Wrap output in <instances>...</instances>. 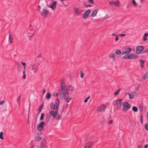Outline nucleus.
Listing matches in <instances>:
<instances>
[{
  "label": "nucleus",
  "mask_w": 148,
  "mask_h": 148,
  "mask_svg": "<svg viewBox=\"0 0 148 148\" xmlns=\"http://www.w3.org/2000/svg\"><path fill=\"white\" fill-rule=\"evenodd\" d=\"M59 104V99H57L55 104L51 103L50 105V108L52 110H50L49 113L51 116L57 120H61L62 118V116L58 113Z\"/></svg>",
  "instance_id": "1"
},
{
  "label": "nucleus",
  "mask_w": 148,
  "mask_h": 148,
  "mask_svg": "<svg viewBox=\"0 0 148 148\" xmlns=\"http://www.w3.org/2000/svg\"><path fill=\"white\" fill-rule=\"evenodd\" d=\"M59 95L60 97L62 99L66 98V97H68L69 95L68 89L67 88L60 89Z\"/></svg>",
  "instance_id": "2"
},
{
  "label": "nucleus",
  "mask_w": 148,
  "mask_h": 148,
  "mask_svg": "<svg viewBox=\"0 0 148 148\" xmlns=\"http://www.w3.org/2000/svg\"><path fill=\"white\" fill-rule=\"evenodd\" d=\"M128 95L130 99H132L134 98V96L137 97L138 95V93L136 91H134L132 92H126L125 94V96Z\"/></svg>",
  "instance_id": "3"
},
{
  "label": "nucleus",
  "mask_w": 148,
  "mask_h": 148,
  "mask_svg": "<svg viewBox=\"0 0 148 148\" xmlns=\"http://www.w3.org/2000/svg\"><path fill=\"white\" fill-rule=\"evenodd\" d=\"M122 110L123 111H127L130 109L131 106L128 103V102H126L123 104Z\"/></svg>",
  "instance_id": "4"
},
{
  "label": "nucleus",
  "mask_w": 148,
  "mask_h": 148,
  "mask_svg": "<svg viewBox=\"0 0 148 148\" xmlns=\"http://www.w3.org/2000/svg\"><path fill=\"white\" fill-rule=\"evenodd\" d=\"M122 101V99H120L116 101V106H117V110H121V107L123 105V103Z\"/></svg>",
  "instance_id": "5"
},
{
  "label": "nucleus",
  "mask_w": 148,
  "mask_h": 148,
  "mask_svg": "<svg viewBox=\"0 0 148 148\" xmlns=\"http://www.w3.org/2000/svg\"><path fill=\"white\" fill-rule=\"evenodd\" d=\"M132 51V49L131 48H126L124 49L122 51V55L125 54H129L128 53Z\"/></svg>",
  "instance_id": "6"
},
{
  "label": "nucleus",
  "mask_w": 148,
  "mask_h": 148,
  "mask_svg": "<svg viewBox=\"0 0 148 148\" xmlns=\"http://www.w3.org/2000/svg\"><path fill=\"white\" fill-rule=\"evenodd\" d=\"M45 124L44 122L42 121L38 125L37 129L39 131H41L44 129L43 126Z\"/></svg>",
  "instance_id": "7"
},
{
  "label": "nucleus",
  "mask_w": 148,
  "mask_h": 148,
  "mask_svg": "<svg viewBox=\"0 0 148 148\" xmlns=\"http://www.w3.org/2000/svg\"><path fill=\"white\" fill-rule=\"evenodd\" d=\"M49 13V11L48 10L44 9H43L41 12V15L44 16V18H46Z\"/></svg>",
  "instance_id": "8"
},
{
  "label": "nucleus",
  "mask_w": 148,
  "mask_h": 148,
  "mask_svg": "<svg viewBox=\"0 0 148 148\" xmlns=\"http://www.w3.org/2000/svg\"><path fill=\"white\" fill-rule=\"evenodd\" d=\"M144 48L142 46H139L136 49V54L140 53L143 49Z\"/></svg>",
  "instance_id": "9"
},
{
  "label": "nucleus",
  "mask_w": 148,
  "mask_h": 148,
  "mask_svg": "<svg viewBox=\"0 0 148 148\" xmlns=\"http://www.w3.org/2000/svg\"><path fill=\"white\" fill-rule=\"evenodd\" d=\"M75 13L77 15H79L83 12L79 8H74Z\"/></svg>",
  "instance_id": "10"
},
{
  "label": "nucleus",
  "mask_w": 148,
  "mask_h": 148,
  "mask_svg": "<svg viewBox=\"0 0 148 148\" xmlns=\"http://www.w3.org/2000/svg\"><path fill=\"white\" fill-rule=\"evenodd\" d=\"M57 2L56 1H53L51 5L50 6V8L52 10H55L56 8V5Z\"/></svg>",
  "instance_id": "11"
},
{
  "label": "nucleus",
  "mask_w": 148,
  "mask_h": 148,
  "mask_svg": "<svg viewBox=\"0 0 148 148\" xmlns=\"http://www.w3.org/2000/svg\"><path fill=\"white\" fill-rule=\"evenodd\" d=\"M92 144V141H89L85 144L84 148H91V146Z\"/></svg>",
  "instance_id": "12"
},
{
  "label": "nucleus",
  "mask_w": 148,
  "mask_h": 148,
  "mask_svg": "<svg viewBox=\"0 0 148 148\" xmlns=\"http://www.w3.org/2000/svg\"><path fill=\"white\" fill-rule=\"evenodd\" d=\"M91 12L90 10H88L85 12L83 16V18H86L90 14Z\"/></svg>",
  "instance_id": "13"
},
{
  "label": "nucleus",
  "mask_w": 148,
  "mask_h": 148,
  "mask_svg": "<svg viewBox=\"0 0 148 148\" xmlns=\"http://www.w3.org/2000/svg\"><path fill=\"white\" fill-rule=\"evenodd\" d=\"M130 59H135L138 57V56L134 53H132L130 54Z\"/></svg>",
  "instance_id": "14"
},
{
  "label": "nucleus",
  "mask_w": 148,
  "mask_h": 148,
  "mask_svg": "<svg viewBox=\"0 0 148 148\" xmlns=\"http://www.w3.org/2000/svg\"><path fill=\"white\" fill-rule=\"evenodd\" d=\"M106 108V105H103L98 108L97 110L99 112L103 111Z\"/></svg>",
  "instance_id": "15"
},
{
  "label": "nucleus",
  "mask_w": 148,
  "mask_h": 148,
  "mask_svg": "<svg viewBox=\"0 0 148 148\" xmlns=\"http://www.w3.org/2000/svg\"><path fill=\"white\" fill-rule=\"evenodd\" d=\"M46 142L45 140L43 139L41 143L40 148H45V145Z\"/></svg>",
  "instance_id": "16"
},
{
  "label": "nucleus",
  "mask_w": 148,
  "mask_h": 148,
  "mask_svg": "<svg viewBox=\"0 0 148 148\" xmlns=\"http://www.w3.org/2000/svg\"><path fill=\"white\" fill-rule=\"evenodd\" d=\"M38 70V66H35L31 68L32 71L34 73H36Z\"/></svg>",
  "instance_id": "17"
},
{
  "label": "nucleus",
  "mask_w": 148,
  "mask_h": 148,
  "mask_svg": "<svg viewBox=\"0 0 148 148\" xmlns=\"http://www.w3.org/2000/svg\"><path fill=\"white\" fill-rule=\"evenodd\" d=\"M148 78V71L146 72L143 75L141 79L143 80H144Z\"/></svg>",
  "instance_id": "18"
},
{
  "label": "nucleus",
  "mask_w": 148,
  "mask_h": 148,
  "mask_svg": "<svg viewBox=\"0 0 148 148\" xmlns=\"http://www.w3.org/2000/svg\"><path fill=\"white\" fill-rule=\"evenodd\" d=\"M109 4L110 5H112L113 4H114L116 7H118L119 4L120 2L119 1H117L116 2H109Z\"/></svg>",
  "instance_id": "19"
},
{
  "label": "nucleus",
  "mask_w": 148,
  "mask_h": 148,
  "mask_svg": "<svg viewBox=\"0 0 148 148\" xmlns=\"http://www.w3.org/2000/svg\"><path fill=\"white\" fill-rule=\"evenodd\" d=\"M98 10H94L92 13L91 16L92 17H95L96 16L97 14L98 13Z\"/></svg>",
  "instance_id": "20"
},
{
  "label": "nucleus",
  "mask_w": 148,
  "mask_h": 148,
  "mask_svg": "<svg viewBox=\"0 0 148 148\" xmlns=\"http://www.w3.org/2000/svg\"><path fill=\"white\" fill-rule=\"evenodd\" d=\"M109 58L112 59L113 61H115V55L113 53L110 54L109 56Z\"/></svg>",
  "instance_id": "21"
},
{
  "label": "nucleus",
  "mask_w": 148,
  "mask_h": 148,
  "mask_svg": "<svg viewBox=\"0 0 148 148\" xmlns=\"http://www.w3.org/2000/svg\"><path fill=\"white\" fill-rule=\"evenodd\" d=\"M61 88L60 89H64L65 88V83L63 80H61Z\"/></svg>",
  "instance_id": "22"
},
{
  "label": "nucleus",
  "mask_w": 148,
  "mask_h": 148,
  "mask_svg": "<svg viewBox=\"0 0 148 148\" xmlns=\"http://www.w3.org/2000/svg\"><path fill=\"white\" fill-rule=\"evenodd\" d=\"M140 63L141 67L143 68L144 65V61L141 59L140 60Z\"/></svg>",
  "instance_id": "23"
},
{
  "label": "nucleus",
  "mask_w": 148,
  "mask_h": 148,
  "mask_svg": "<svg viewBox=\"0 0 148 148\" xmlns=\"http://www.w3.org/2000/svg\"><path fill=\"white\" fill-rule=\"evenodd\" d=\"M130 54H127L123 56V58L125 59H130Z\"/></svg>",
  "instance_id": "24"
},
{
  "label": "nucleus",
  "mask_w": 148,
  "mask_h": 148,
  "mask_svg": "<svg viewBox=\"0 0 148 148\" xmlns=\"http://www.w3.org/2000/svg\"><path fill=\"white\" fill-rule=\"evenodd\" d=\"M13 37L12 35L10 34L9 35V41L11 43H12L13 40Z\"/></svg>",
  "instance_id": "25"
},
{
  "label": "nucleus",
  "mask_w": 148,
  "mask_h": 148,
  "mask_svg": "<svg viewBox=\"0 0 148 148\" xmlns=\"http://www.w3.org/2000/svg\"><path fill=\"white\" fill-rule=\"evenodd\" d=\"M115 53L117 55H120L121 53V52L120 50L117 49Z\"/></svg>",
  "instance_id": "26"
},
{
  "label": "nucleus",
  "mask_w": 148,
  "mask_h": 148,
  "mask_svg": "<svg viewBox=\"0 0 148 148\" xmlns=\"http://www.w3.org/2000/svg\"><path fill=\"white\" fill-rule=\"evenodd\" d=\"M51 96V94L50 93H48L46 94V97L47 99H49L50 98Z\"/></svg>",
  "instance_id": "27"
},
{
  "label": "nucleus",
  "mask_w": 148,
  "mask_h": 148,
  "mask_svg": "<svg viewBox=\"0 0 148 148\" xmlns=\"http://www.w3.org/2000/svg\"><path fill=\"white\" fill-rule=\"evenodd\" d=\"M41 139L42 138L40 136H36L35 138V140L36 141H38L41 140Z\"/></svg>",
  "instance_id": "28"
},
{
  "label": "nucleus",
  "mask_w": 148,
  "mask_h": 148,
  "mask_svg": "<svg viewBox=\"0 0 148 148\" xmlns=\"http://www.w3.org/2000/svg\"><path fill=\"white\" fill-rule=\"evenodd\" d=\"M132 110L134 112H137L138 111V108L136 106H133L132 108Z\"/></svg>",
  "instance_id": "29"
},
{
  "label": "nucleus",
  "mask_w": 148,
  "mask_h": 148,
  "mask_svg": "<svg viewBox=\"0 0 148 148\" xmlns=\"http://www.w3.org/2000/svg\"><path fill=\"white\" fill-rule=\"evenodd\" d=\"M66 97V99H63L65 101H66L68 103L69 102V101L71 100V98L70 97Z\"/></svg>",
  "instance_id": "30"
},
{
  "label": "nucleus",
  "mask_w": 148,
  "mask_h": 148,
  "mask_svg": "<svg viewBox=\"0 0 148 148\" xmlns=\"http://www.w3.org/2000/svg\"><path fill=\"white\" fill-rule=\"evenodd\" d=\"M120 90V89H119L118 90H117L114 92V96H116L117 95L119 94Z\"/></svg>",
  "instance_id": "31"
},
{
  "label": "nucleus",
  "mask_w": 148,
  "mask_h": 148,
  "mask_svg": "<svg viewBox=\"0 0 148 148\" xmlns=\"http://www.w3.org/2000/svg\"><path fill=\"white\" fill-rule=\"evenodd\" d=\"M132 3L135 6H137L138 5L137 4L135 0H132Z\"/></svg>",
  "instance_id": "32"
},
{
  "label": "nucleus",
  "mask_w": 148,
  "mask_h": 148,
  "mask_svg": "<svg viewBox=\"0 0 148 148\" xmlns=\"http://www.w3.org/2000/svg\"><path fill=\"white\" fill-rule=\"evenodd\" d=\"M3 133L2 132H1L0 133V138L1 139H3Z\"/></svg>",
  "instance_id": "33"
},
{
  "label": "nucleus",
  "mask_w": 148,
  "mask_h": 148,
  "mask_svg": "<svg viewBox=\"0 0 148 148\" xmlns=\"http://www.w3.org/2000/svg\"><path fill=\"white\" fill-rule=\"evenodd\" d=\"M145 129L148 131V123H146L145 125Z\"/></svg>",
  "instance_id": "34"
},
{
  "label": "nucleus",
  "mask_w": 148,
  "mask_h": 148,
  "mask_svg": "<svg viewBox=\"0 0 148 148\" xmlns=\"http://www.w3.org/2000/svg\"><path fill=\"white\" fill-rule=\"evenodd\" d=\"M140 120L141 121V123L142 124H143V116L142 115H141L140 116Z\"/></svg>",
  "instance_id": "35"
},
{
  "label": "nucleus",
  "mask_w": 148,
  "mask_h": 148,
  "mask_svg": "<svg viewBox=\"0 0 148 148\" xmlns=\"http://www.w3.org/2000/svg\"><path fill=\"white\" fill-rule=\"evenodd\" d=\"M69 89L70 90L72 91L74 90V88L73 86H69Z\"/></svg>",
  "instance_id": "36"
},
{
  "label": "nucleus",
  "mask_w": 148,
  "mask_h": 148,
  "mask_svg": "<svg viewBox=\"0 0 148 148\" xmlns=\"http://www.w3.org/2000/svg\"><path fill=\"white\" fill-rule=\"evenodd\" d=\"M44 114L43 113H42L41 114L40 118V120H42L44 118Z\"/></svg>",
  "instance_id": "37"
},
{
  "label": "nucleus",
  "mask_w": 148,
  "mask_h": 148,
  "mask_svg": "<svg viewBox=\"0 0 148 148\" xmlns=\"http://www.w3.org/2000/svg\"><path fill=\"white\" fill-rule=\"evenodd\" d=\"M80 73H81V75H80L81 77V78L83 79L84 77V74L83 72H82V71H81L80 72Z\"/></svg>",
  "instance_id": "38"
},
{
  "label": "nucleus",
  "mask_w": 148,
  "mask_h": 148,
  "mask_svg": "<svg viewBox=\"0 0 148 148\" xmlns=\"http://www.w3.org/2000/svg\"><path fill=\"white\" fill-rule=\"evenodd\" d=\"M42 132L40 131H38L37 132V135L38 136L42 134Z\"/></svg>",
  "instance_id": "39"
},
{
  "label": "nucleus",
  "mask_w": 148,
  "mask_h": 148,
  "mask_svg": "<svg viewBox=\"0 0 148 148\" xmlns=\"http://www.w3.org/2000/svg\"><path fill=\"white\" fill-rule=\"evenodd\" d=\"M90 98V97L88 96L87 98H86L84 101V103H86L88 101V100Z\"/></svg>",
  "instance_id": "40"
},
{
  "label": "nucleus",
  "mask_w": 148,
  "mask_h": 148,
  "mask_svg": "<svg viewBox=\"0 0 148 148\" xmlns=\"http://www.w3.org/2000/svg\"><path fill=\"white\" fill-rule=\"evenodd\" d=\"M21 98V95H19V97H18V98L17 99V102L18 103H19V100H20V99Z\"/></svg>",
  "instance_id": "41"
},
{
  "label": "nucleus",
  "mask_w": 148,
  "mask_h": 148,
  "mask_svg": "<svg viewBox=\"0 0 148 148\" xmlns=\"http://www.w3.org/2000/svg\"><path fill=\"white\" fill-rule=\"evenodd\" d=\"M126 35V34H120L119 35V36L120 37H124Z\"/></svg>",
  "instance_id": "42"
},
{
  "label": "nucleus",
  "mask_w": 148,
  "mask_h": 148,
  "mask_svg": "<svg viewBox=\"0 0 148 148\" xmlns=\"http://www.w3.org/2000/svg\"><path fill=\"white\" fill-rule=\"evenodd\" d=\"M113 123V121L112 120H110L108 122V124H111Z\"/></svg>",
  "instance_id": "43"
},
{
  "label": "nucleus",
  "mask_w": 148,
  "mask_h": 148,
  "mask_svg": "<svg viewBox=\"0 0 148 148\" xmlns=\"http://www.w3.org/2000/svg\"><path fill=\"white\" fill-rule=\"evenodd\" d=\"M58 95V94L56 92H54L53 94V95L54 96H57Z\"/></svg>",
  "instance_id": "44"
},
{
  "label": "nucleus",
  "mask_w": 148,
  "mask_h": 148,
  "mask_svg": "<svg viewBox=\"0 0 148 148\" xmlns=\"http://www.w3.org/2000/svg\"><path fill=\"white\" fill-rule=\"evenodd\" d=\"M88 2L89 3H94L93 0H88Z\"/></svg>",
  "instance_id": "45"
},
{
  "label": "nucleus",
  "mask_w": 148,
  "mask_h": 148,
  "mask_svg": "<svg viewBox=\"0 0 148 148\" xmlns=\"http://www.w3.org/2000/svg\"><path fill=\"white\" fill-rule=\"evenodd\" d=\"M5 102V101L4 100H3L2 101H1L0 102V105H2L3 104V103H4Z\"/></svg>",
  "instance_id": "46"
},
{
  "label": "nucleus",
  "mask_w": 148,
  "mask_h": 148,
  "mask_svg": "<svg viewBox=\"0 0 148 148\" xmlns=\"http://www.w3.org/2000/svg\"><path fill=\"white\" fill-rule=\"evenodd\" d=\"M116 37L115 38V40L116 41H117L119 40V37L118 35H116Z\"/></svg>",
  "instance_id": "47"
},
{
  "label": "nucleus",
  "mask_w": 148,
  "mask_h": 148,
  "mask_svg": "<svg viewBox=\"0 0 148 148\" xmlns=\"http://www.w3.org/2000/svg\"><path fill=\"white\" fill-rule=\"evenodd\" d=\"M143 40L144 41H146L147 40V38H146V37H144V36L143 37Z\"/></svg>",
  "instance_id": "48"
},
{
  "label": "nucleus",
  "mask_w": 148,
  "mask_h": 148,
  "mask_svg": "<svg viewBox=\"0 0 148 148\" xmlns=\"http://www.w3.org/2000/svg\"><path fill=\"white\" fill-rule=\"evenodd\" d=\"M46 92V90L45 89H43V94H44Z\"/></svg>",
  "instance_id": "49"
},
{
  "label": "nucleus",
  "mask_w": 148,
  "mask_h": 148,
  "mask_svg": "<svg viewBox=\"0 0 148 148\" xmlns=\"http://www.w3.org/2000/svg\"><path fill=\"white\" fill-rule=\"evenodd\" d=\"M21 63L22 64V65H23L24 66H25V65L26 64H25V63L23 62H21Z\"/></svg>",
  "instance_id": "50"
},
{
  "label": "nucleus",
  "mask_w": 148,
  "mask_h": 148,
  "mask_svg": "<svg viewBox=\"0 0 148 148\" xmlns=\"http://www.w3.org/2000/svg\"><path fill=\"white\" fill-rule=\"evenodd\" d=\"M148 36V34H146V33H145L144 34V37H146V36Z\"/></svg>",
  "instance_id": "51"
},
{
  "label": "nucleus",
  "mask_w": 148,
  "mask_h": 148,
  "mask_svg": "<svg viewBox=\"0 0 148 148\" xmlns=\"http://www.w3.org/2000/svg\"><path fill=\"white\" fill-rule=\"evenodd\" d=\"M26 78V75L25 74H23V79H25Z\"/></svg>",
  "instance_id": "52"
},
{
  "label": "nucleus",
  "mask_w": 148,
  "mask_h": 148,
  "mask_svg": "<svg viewBox=\"0 0 148 148\" xmlns=\"http://www.w3.org/2000/svg\"><path fill=\"white\" fill-rule=\"evenodd\" d=\"M148 147V145L147 144L144 146V148H147Z\"/></svg>",
  "instance_id": "53"
},
{
  "label": "nucleus",
  "mask_w": 148,
  "mask_h": 148,
  "mask_svg": "<svg viewBox=\"0 0 148 148\" xmlns=\"http://www.w3.org/2000/svg\"><path fill=\"white\" fill-rule=\"evenodd\" d=\"M41 57V55L40 54L39 55H38V56H37V58H39L40 57Z\"/></svg>",
  "instance_id": "54"
},
{
  "label": "nucleus",
  "mask_w": 148,
  "mask_h": 148,
  "mask_svg": "<svg viewBox=\"0 0 148 148\" xmlns=\"http://www.w3.org/2000/svg\"><path fill=\"white\" fill-rule=\"evenodd\" d=\"M68 104H67L65 105V108H67L68 107Z\"/></svg>",
  "instance_id": "55"
},
{
  "label": "nucleus",
  "mask_w": 148,
  "mask_h": 148,
  "mask_svg": "<svg viewBox=\"0 0 148 148\" xmlns=\"http://www.w3.org/2000/svg\"><path fill=\"white\" fill-rule=\"evenodd\" d=\"M142 148V146L141 145H139L138 146V148Z\"/></svg>",
  "instance_id": "56"
},
{
  "label": "nucleus",
  "mask_w": 148,
  "mask_h": 148,
  "mask_svg": "<svg viewBox=\"0 0 148 148\" xmlns=\"http://www.w3.org/2000/svg\"><path fill=\"white\" fill-rule=\"evenodd\" d=\"M112 35L113 36H116V35H117L115 34L114 33H113L112 34Z\"/></svg>",
  "instance_id": "57"
},
{
  "label": "nucleus",
  "mask_w": 148,
  "mask_h": 148,
  "mask_svg": "<svg viewBox=\"0 0 148 148\" xmlns=\"http://www.w3.org/2000/svg\"><path fill=\"white\" fill-rule=\"evenodd\" d=\"M31 66H32V67H33L34 66H36L35 65V64H32V65Z\"/></svg>",
  "instance_id": "58"
},
{
  "label": "nucleus",
  "mask_w": 148,
  "mask_h": 148,
  "mask_svg": "<svg viewBox=\"0 0 148 148\" xmlns=\"http://www.w3.org/2000/svg\"><path fill=\"white\" fill-rule=\"evenodd\" d=\"M30 109V104H29V112Z\"/></svg>",
  "instance_id": "59"
},
{
  "label": "nucleus",
  "mask_w": 148,
  "mask_h": 148,
  "mask_svg": "<svg viewBox=\"0 0 148 148\" xmlns=\"http://www.w3.org/2000/svg\"><path fill=\"white\" fill-rule=\"evenodd\" d=\"M28 37H29V39H30V38H32V36H29Z\"/></svg>",
  "instance_id": "60"
},
{
  "label": "nucleus",
  "mask_w": 148,
  "mask_h": 148,
  "mask_svg": "<svg viewBox=\"0 0 148 148\" xmlns=\"http://www.w3.org/2000/svg\"><path fill=\"white\" fill-rule=\"evenodd\" d=\"M42 108V106L41 107H40V108L39 109V111H40V112L41 111V108Z\"/></svg>",
  "instance_id": "61"
},
{
  "label": "nucleus",
  "mask_w": 148,
  "mask_h": 148,
  "mask_svg": "<svg viewBox=\"0 0 148 148\" xmlns=\"http://www.w3.org/2000/svg\"><path fill=\"white\" fill-rule=\"evenodd\" d=\"M23 74H25V71H24L23 72Z\"/></svg>",
  "instance_id": "62"
},
{
  "label": "nucleus",
  "mask_w": 148,
  "mask_h": 148,
  "mask_svg": "<svg viewBox=\"0 0 148 148\" xmlns=\"http://www.w3.org/2000/svg\"><path fill=\"white\" fill-rule=\"evenodd\" d=\"M47 122H48L49 120V118H47Z\"/></svg>",
  "instance_id": "63"
},
{
  "label": "nucleus",
  "mask_w": 148,
  "mask_h": 148,
  "mask_svg": "<svg viewBox=\"0 0 148 148\" xmlns=\"http://www.w3.org/2000/svg\"><path fill=\"white\" fill-rule=\"evenodd\" d=\"M34 147V146L33 145L30 148H33Z\"/></svg>",
  "instance_id": "64"
}]
</instances>
